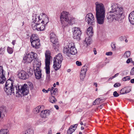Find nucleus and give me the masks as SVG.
<instances>
[{
    "instance_id": "f257e3e1",
    "label": "nucleus",
    "mask_w": 134,
    "mask_h": 134,
    "mask_svg": "<svg viewBox=\"0 0 134 134\" xmlns=\"http://www.w3.org/2000/svg\"><path fill=\"white\" fill-rule=\"evenodd\" d=\"M111 10L108 13V19L111 20H119L124 12L122 7L119 6L117 4H113L111 7Z\"/></svg>"
},
{
    "instance_id": "f03ea898",
    "label": "nucleus",
    "mask_w": 134,
    "mask_h": 134,
    "mask_svg": "<svg viewBox=\"0 0 134 134\" xmlns=\"http://www.w3.org/2000/svg\"><path fill=\"white\" fill-rule=\"evenodd\" d=\"M96 17L98 23L102 24L104 23L105 17V10L104 4L99 2L95 3Z\"/></svg>"
},
{
    "instance_id": "7ed1b4c3",
    "label": "nucleus",
    "mask_w": 134,
    "mask_h": 134,
    "mask_svg": "<svg viewBox=\"0 0 134 134\" xmlns=\"http://www.w3.org/2000/svg\"><path fill=\"white\" fill-rule=\"evenodd\" d=\"M14 82L10 79L7 80L4 87V90L7 94L10 95L16 94L18 92L16 86L14 85Z\"/></svg>"
},
{
    "instance_id": "20e7f679",
    "label": "nucleus",
    "mask_w": 134,
    "mask_h": 134,
    "mask_svg": "<svg viewBox=\"0 0 134 134\" xmlns=\"http://www.w3.org/2000/svg\"><path fill=\"white\" fill-rule=\"evenodd\" d=\"M17 92L15 96L17 97H20V94H23V96L26 95L29 93V87L27 85L25 84L23 85H20L18 84L16 86Z\"/></svg>"
},
{
    "instance_id": "39448f33",
    "label": "nucleus",
    "mask_w": 134,
    "mask_h": 134,
    "mask_svg": "<svg viewBox=\"0 0 134 134\" xmlns=\"http://www.w3.org/2000/svg\"><path fill=\"white\" fill-rule=\"evenodd\" d=\"M70 14L68 12L66 11H63L60 14V20L63 27L68 25Z\"/></svg>"
},
{
    "instance_id": "423d86ee",
    "label": "nucleus",
    "mask_w": 134,
    "mask_h": 134,
    "mask_svg": "<svg viewBox=\"0 0 134 134\" xmlns=\"http://www.w3.org/2000/svg\"><path fill=\"white\" fill-rule=\"evenodd\" d=\"M53 67L57 71L59 70L61 67L62 62L63 59V57L61 53H59L54 58Z\"/></svg>"
},
{
    "instance_id": "0eeeda50",
    "label": "nucleus",
    "mask_w": 134,
    "mask_h": 134,
    "mask_svg": "<svg viewBox=\"0 0 134 134\" xmlns=\"http://www.w3.org/2000/svg\"><path fill=\"white\" fill-rule=\"evenodd\" d=\"M37 57L36 53L31 52L28 54H26L23 58V62L24 63H30L34 59Z\"/></svg>"
},
{
    "instance_id": "6e6552de",
    "label": "nucleus",
    "mask_w": 134,
    "mask_h": 134,
    "mask_svg": "<svg viewBox=\"0 0 134 134\" xmlns=\"http://www.w3.org/2000/svg\"><path fill=\"white\" fill-rule=\"evenodd\" d=\"M27 72L28 73H27L25 71L23 70L19 71L18 74V77L22 79L26 80L33 74V71L32 70H30L29 71H27Z\"/></svg>"
},
{
    "instance_id": "1a4fd4ad",
    "label": "nucleus",
    "mask_w": 134,
    "mask_h": 134,
    "mask_svg": "<svg viewBox=\"0 0 134 134\" xmlns=\"http://www.w3.org/2000/svg\"><path fill=\"white\" fill-rule=\"evenodd\" d=\"M85 20L88 24L90 25H92L93 23L95 22V18L94 16L91 13H89L86 15Z\"/></svg>"
},
{
    "instance_id": "9d476101",
    "label": "nucleus",
    "mask_w": 134,
    "mask_h": 134,
    "mask_svg": "<svg viewBox=\"0 0 134 134\" xmlns=\"http://www.w3.org/2000/svg\"><path fill=\"white\" fill-rule=\"evenodd\" d=\"M73 29L74 38L77 40H79L82 34L80 29L78 27H74Z\"/></svg>"
},
{
    "instance_id": "9b49d317",
    "label": "nucleus",
    "mask_w": 134,
    "mask_h": 134,
    "mask_svg": "<svg viewBox=\"0 0 134 134\" xmlns=\"http://www.w3.org/2000/svg\"><path fill=\"white\" fill-rule=\"evenodd\" d=\"M5 72L2 66H0V84L3 83L6 81Z\"/></svg>"
},
{
    "instance_id": "f8f14e48",
    "label": "nucleus",
    "mask_w": 134,
    "mask_h": 134,
    "mask_svg": "<svg viewBox=\"0 0 134 134\" xmlns=\"http://www.w3.org/2000/svg\"><path fill=\"white\" fill-rule=\"evenodd\" d=\"M69 47L70 48V56L71 54L75 55L77 53V50L76 48L74 43L72 42H71L69 43Z\"/></svg>"
},
{
    "instance_id": "ddd939ff",
    "label": "nucleus",
    "mask_w": 134,
    "mask_h": 134,
    "mask_svg": "<svg viewBox=\"0 0 134 134\" xmlns=\"http://www.w3.org/2000/svg\"><path fill=\"white\" fill-rule=\"evenodd\" d=\"M34 62L33 63L34 69H36L38 68L40 69L41 64L40 62L36 58V57L35 58H34Z\"/></svg>"
},
{
    "instance_id": "4468645a",
    "label": "nucleus",
    "mask_w": 134,
    "mask_h": 134,
    "mask_svg": "<svg viewBox=\"0 0 134 134\" xmlns=\"http://www.w3.org/2000/svg\"><path fill=\"white\" fill-rule=\"evenodd\" d=\"M41 23L46 24L48 23L49 20L47 15L44 14H43L40 16Z\"/></svg>"
},
{
    "instance_id": "2eb2a0df",
    "label": "nucleus",
    "mask_w": 134,
    "mask_h": 134,
    "mask_svg": "<svg viewBox=\"0 0 134 134\" xmlns=\"http://www.w3.org/2000/svg\"><path fill=\"white\" fill-rule=\"evenodd\" d=\"M35 74L36 78L37 79H40L41 77L42 74L41 70L40 69H34Z\"/></svg>"
},
{
    "instance_id": "dca6fc26",
    "label": "nucleus",
    "mask_w": 134,
    "mask_h": 134,
    "mask_svg": "<svg viewBox=\"0 0 134 134\" xmlns=\"http://www.w3.org/2000/svg\"><path fill=\"white\" fill-rule=\"evenodd\" d=\"M32 22L35 23H41V17L37 16V14H34L32 16Z\"/></svg>"
},
{
    "instance_id": "f3484780",
    "label": "nucleus",
    "mask_w": 134,
    "mask_h": 134,
    "mask_svg": "<svg viewBox=\"0 0 134 134\" xmlns=\"http://www.w3.org/2000/svg\"><path fill=\"white\" fill-rule=\"evenodd\" d=\"M131 89L129 87H126L122 88L120 91V93L121 94H126L131 91Z\"/></svg>"
},
{
    "instance_id": "a211bd4d",
    "label": "nucleus",
    "mask_w": 134,
    "mask_h": 134,
    "mask_svg": "<svg viewBox=\"0 0 134 134\" xmlns=\"http://www.w3.org/2000/svg\"><path fill=\"white\" fill-rule=\"evenodd\" d=\"M31 43L32 47L36 48H38L40 47V40L31 42Z\"/></svg>"
},
{
    "instance_id": "6ab92c4d",
    "label": "nucleus",
    "mask_w": 134,
    "mask_h": 134,
    "mask_svg": "<svg viewBox=\"0 0 134 134\" xmlns=\"http://www.w3.org/2000/svg\"><path fill=\"white\" fill-rule=\"evenodd\" d=\"M50 111L48 110H42L40 114L41 116L43 118H47L50 114Z\"/></svg>"
},
{
    "instance_id": "aec40b11",
    "label": "nucleus",
    "mask_w": 134,
    "mask_h": 134,
    "mask_svg": "<svg viewBox=\"0 0 134 134\" xmlns=\"http://www.w3.org/2000/svg\"><path fill=\"white\" fill-rule=\"evenodd\" d=\"M69 43L65 46L63 50V53L68 56H70V48L69 47Z\"/></svg>"
},
{
    "instance_id": "412c9836",
    "label": "nucleus",
    "mask_w": 134,
    "mask_h": 134,
    "mask_svg": "<svg viewBox=\"0 0 134 134\" xmlns=\"http://www.w3.org/2000/svg\"><path fill=\"white\" fill-rule=\"evenodd\" d=\"M50 37L51 41L52 43H54L58 41L57 36L53 32H52L50 33Z\"/></svg>"
},
{
    "instance_id": "4be33fe9",
    "label": "nucleus",
    "mask_w": 134,
    "mask_h": 134,
    "mask_svg": "<svg viewBox=\"0 0 134 134\" xmlns=\"http://www.w3.org/2000/svg\"><path fill=\"white\" fill-rule=\"evenodd\" d=\"M77 126V124L70 126L67 131L68 134H71L75 130Z\"/></svg>"
},
{
    "instance_id": "5701e85b",
    "label": "nucleus",
    "mask_w": 134,
    "mask_h": 134,
    "mask_svg": "<svg viewBox=\"0 0 134 134\" xmlns=\"http://www.w3.org/2000/svg\"><path fill=\"white\" fill-rule=\"evenodd\" d=\"M45 63H50V59L51 53L49 51H46L45 53Z\"/></svg>"
},
{
    "instance_id": "b1692460",
    "label": "nucleus",
    "mask_w": 134,
    "mask_h": 134,
    "mask_svg": "<svg viewBox=\"0 0 134 134\" xmlns=\"http://www.w3.org/2000/svg\"><path fill=\"white\" fill-rule=\"evenodd\" d=\"M129 19L131 23L134 24V11L131 12L130 13L129 16Z\"/></svg>"
},
{
    "instance_id": "393cba45",
    "label": "nucleus",
    "mask_w": 134,
    "mask_h": 134,
    "mask_svg": "<svg viewBox=\"0 0 134 134\" xmlns=\"http://www.w3.org/2000/svg\"><path fill=\"white\" fill-rule=\"evenodd\" d=\"M93 29L92 27H89L87 31V34L88 36L91 37L93 35Z\"/></svg>"
},
{
    "instance_id": "a878e982",
    "label": "nucleus",
    "mask_w": 134,
    "mask_h": 134,
    "mask_svg": "<svg viewBox=\"0 0 134 134\" xmlns=\"http://www.w3.org/2000/svg\"><path fill=\"white\" fill-rule=\"evenodd\" d=\"M91 42V37L88 36V37H86L84 42V44H86L87 46H88L90 44Z\"/></svg>"
},
{
    "instance_id": "bb28decb",
    "label": "nucleus",
    "mask_w": 134,
    "mask_h": 134,
    "mask_svg": "<svg viewBox=\"0 0 134 134\" xmlns=\"http://www.w3.org/2000/svg\"><path fill=\"white\" fill-rule=\"evenodd\" d=\"M37 40H40L37 35L36 34H32L31 37L30 42Z\"/></svg>"
},
{
    "instance_id": "cd10ccee",
    "label": "nucleus",
    "mask_w": 134,
    "mask_h": 134,
    "mask_svg": "<svg viewBox=\"0 0 134 134\" xmlns=\"http://www.w3.org/2000/svg\"><path fill=\"white\" fill-rule=\"evenodd\" d=\"M52 43H53V48L56 51L58 50L59 47L60 46L58 41Z\"/></svg>"
},
{
    "instance_id": "c85d7f7f",
    "label": "nucleus",
    "mask_w": 134,
    "mask_h": 134,
    "mask_svg": "<svg viewBox=\"0 0 134 134\" xmlns=\"http://www.w3.org/2000/svg\"><path fill=\"white\" fill-rule=\"evenodd\" d=\"M76 20L73 17H70L69 18L68 21V25H71L74 24L75 23Z\"/></svg>"
},
{
    "instance_id": "c756f323",
    "label": "nucleus",
    "mask_w": 134,
    "mask_h": 134,
    "mask_svg": "<svg viewBox=\"0 0 134 134\" xmlns=\"http://www.w3.org/2000/svg\"><path fill=\"white\" fill-rule=\"evenodd\" d=\"M50 63H45L46 73L47 74H50Z\"/></svg>"
},
{
    "instance_id": "7c9ffc66",
    "label": "nucleus",
    "mask_w": 134,
    "mask_h": 134,
    "mask_svg": "<svg viewBox=\"0 0 134 134\" xmlns=\"http://www.w3.org/2000/svg\"><path fill=\"white\" fill-rule=\"evenodd\" d=\"M41 111H42L41 107L40 105L34 109V113L35 114H37Z\"/></svg>"
},
{
    "instance_id": "2f4dec72",
    "label": "nucleus",
    "mask_w": 134,
    "mask_h": 134,
    "mask_svg": "<svg viewBox=\"0 0 134 134\" xmlns=\"http://www.w3.org/2000/svg\"><path fill=\"white\" fill-rule=\"evenodd\" d=\"M0 134H9V131L6 129H2L0 130Z\"/></svg>"
},
{
    "instance_id": "473e14b6",
    "label": "nucleus",
    "mask_w": 134,
    "mask_h": 134,
    "mask_svg": "<svg viewBox=\"0 0 134 134\" xmlns=\"http://www.w3.org/2000/svg\"><path fill=\"white\" fill-rule=\"evenodd\" d=\"M49 101L50 102L52 103H55L57 101L55 98L53 96H51L49 98Z\"/></svg>"
},
{
    "instance_id": "72a5a7b5",
    "label": "nucleus",
    "mask_w": 134,
    "mask_h": 134,
    "mask_svg": "<svg viewBox=\"0 0 134 134\" xmlns=\"http://www.w3.org/2000/svg\"><path fill=\"white\" fill-rule=\"evenodd\" d=\"M33 130L32 129H29L25 131L24 134H33Z\"/></svg>"
},
{
    "instance_id": "f704fd0d",
    "label": "nucleus",
    "mask_w": 134,
    "mask_h": 134,
    "mask_svg": "<svg viewBox=\"0 0 134 134\" xmlns=\"http://www.w3.org/2000/svg\"><path fill=\"white\" fill-rule=\"evenodd\" d=\"M0 110L3 113H6L7 112V109L6 107L3 106H2Z\"/></svg>"
},
{
    "instance_id": "c9c22d12",
    "label": "nucleus",
    "mask_w": 134,
    "mask_h": 134,
    "mask_svg": "<svg viewBox=\"0 0 134 134\" xmlns=\"http://www.w3.org/2000/svg\"><path fill=\"white\" fill-rule=\"evenodd\" d=\"M102 100V99L100 98H98L96 99L93 102V105H96V104H99L100 103V101Z\"/></svg>"
},
{
    "instance_id": "e433bc0d",
    "label": "nucleus",
    "mask_w": 134,
    "mask_h": 134,
    "mask_svg": "<svg viewBox=\"0 0 134 134\" xmlns=\"http://www.w3.org/2000/svg\"><path fill=\"white\" fill-rule=\"evenodd\" d=\"M31 26L33 30H37V23L32 22Z\"/></svg>"
},
{
    "instance_id": "4c0bfd02",
    "label": "nucleus",
    "mask_w": 134,
    "mask_h": 134,
    "mask_svg": "<svg viewBox=\"0 0 134 134\" xmlns=\"http://www.w3.org/2000/svg\"><path fill=\"white\" fill-rule=\"evenodd\" d=\"M87 66L85 65L83 66L82 68L81 72H82V73H86L87 71Z\"/></svg>"
},
{
    "instance_id": "58836bf2",
    "label": "nucleus",
    "mask_w": 134,
    "mask_h": 134,
    "mask_svg": "<svg viewBox=\"0 0 134 134\" xmlns=\"http://www.w3.org/2000/svg\"><path fill=\"white\" fill-rule=\"evenodd\" d=\"M46 24H42L40 27L39 28V30L40 31H43L45 29V25Z\"/></svg>"
},
{
    "instance_id": "ea45409f",
    "label": "nucleus",
    "mask_w": 134,
    "mask_h": 134,
    "mask_svg": "<svg viewBox=\"0 0 134 134\" xmlns=\"http://www.w3.org/2000/svg\"><path fill=\"white\" fill-rule=\"evenodd\" d=\"M130 54L131 53L129 51H127L125 52L124 56L125 57L128 58L130 56Z\"/></svg>"
},
{
    "instance_id": "a19ab883",
    "label": "nucleus",
    "mask_w": 134,
    "mask_h": 134,
    "mask_svg": "<svg viewBox=\"0 0 134 134\" xmlns=\"http://www.w3.org/2000/svg\"><path fill=\"white\" fill-rule=\"evenodd\" d=\"M86 74V73H82V72H81L80 77L82 81L83 80L85 77Z\"/></svg>"
},
{
    "instance_id": "79ce46f5",
    "label": "nucleus",
    "mask_w": 134,
    "mask_h": 134,
    "mask_svg": "<svg viewBox=\"0 0 134 134\" xmlns=\"http://www.w3.org/2000/svg\"><path fill=\"white\" fill-rule=\"evenodd\" d=\"M5 47H1L0 48V55H2L5 52Z\"/></svg>"
},
{
    "instance_id": "37998d69",
    "label": "nucleus",
    "mask_w": 134,
    "mask_h": 134,
    "mask_svg": "<svg viewBox=\"0 0 134 134\" xmlns=\"http://www.w3.org/2000/svg\"><path fill=\"white\" fill-rule=\"evenodd\" d=\"M7 51L9 54H11L13 52V49L12 48L8 47H7Z\"/></svg>"
},
{
    "instance_id": "c03bdc74",
    "label": "nucleus",
    "mask_w": 134,
    "mask_h": 134,
    "mask_svg": "<svg viewBox=\"0 0 134 134\" xmlns=\"http://www.w3.org/2000/svg\"><path fill=\"white\" fill-rule=\"evenodd\" d=\"M106 64L105 62H101L99 63V67L102 68Z\"/></svg>"
},
{
    "instance_id": "a18cd8bd",
    "label": "nucleus",
    "mask_w": 134,
    "mask_h": 134,
    "mask_svg": "<svg viewBox=\"0 0 134 134\" xmlns=\"http://www.w3.org/2000/svg\"><path fill=\"white\" fill-rule=\"evenodd\" d=\"M130 79V76H127L124 77L122 80L123 81H125L127 80H129Z\"/></svg>"
},
{
    "instance_id": "49530a36",
    "label": "nucleus",
    "mask_w": 134,
    "mask_h": 134,
    "mask_svg": "<svg viewBox=\"0 0 134 134\" xmlns=\"http://www.w3.org/2000/svg\"><path fill=\"white\" fill-rule=\"evenodd\" d=\"M111 46L113 50L114 51L116 49L114 43H112L111 44Z\"/></svg>"
},
{
    "instance_id": "de8ad7c7",
    "label": "nucleus",
    "mask_w": 134,
    "mask_h": 134,
    "mask_svg": "<svg viewBox=\"0 0 134 134\" xmlns=\"http://www.w3.org/2000/svg\"><path fill=\"white\" fill-rule=\"evenodd\" d=\"M50 74H47L46 80L47 81H49L50 80Z\"/></svg>"
},
{
    "instance_id": "09e8293b",
    "label": "nucleus",
    "mask_w": 134,
    "mask_h": 134,
    "mask_svg": "<svg viewBox=\"0 0 134 134\" xmlns=\"http://www.w3.org/2000/svg\"><path fill=\"white\" fill-rule=\"evenodd\" d=\"M113 96L114 97H117L119 95V94L116 91H115L113 92Z\"/></svg>"
},
{
    "instance_id": "8fccbe9b",
    "label": "nucleus",
    "mask_w": 134,
    "mask_h": 134,
    "mask_svg": "<svg viewBox=\"0 0 134 134\" xmlns=\"http://www.w3.org/2000/svg\"><path fill=\"white\" fill-rule=\"evenodd\" d=\"M124 26L122 25H119L118 26V29L119 30H122L124 29Z\"/></svg>"
},
{
    "instance_id": "3c124183",
    "label": "nucleus",
    "mask_w": 134,
    "mask_h": 134,
    "mask_svg": "<svg viewBox=\"0 0 134 134\" xmlns=\"http://www.w3.org/2000/svg\"><path fill=\"white\" fill-rule=\"evenodd\" d=\"M41 23H37V30L39 31V27H40L41 25L42 24Z\"/></svg>"
},
{
    "instance_id": "603ef678",
    "label": "nucleus",
    "mask_w": 134,
    "mask_h": 134,
    "mask_svg": "<svg viewBox=\"0 0 134 134\" xmlns=\"http://www.w3.org/2000/svg\"><path fill=\"white\" fill-rule=\"evenodd\" d=\"M121 86V84L120 83H115L114 86L115 87H117Z\"/></svg>"
},
{
    "instance_id": "864d4df0",
    "label": "nucleus",
    "mask_w": 134,
    "mask_h": 134,
    "mask_svg": "<svg viewBox=\"0 0 134 134\" xmlns=\"http://www.w3.org/2000/svg\"><path fill=\"white\" fill-rule=\"evenodd\" d=\"M130 74L131 75H134V67L131 69L130 72Z\"/></svg>"
},
{
    "instance_id": "5fc2aeb1",
    "label": "nucleus",
    "mask_w": 134,
    "mask_h": 134,
    "mask_svg": "<svg viewBox=\"0 0 134 134\" xmlns=\"http://www.w3.org/2000/svg\"><path fill=\"white\" fill-rule=\"evenodd\" d=\"M76 64L78 66H80L82 65L81 62L78 61L76 62Z\"/></svg>"
},
{
    "instance_id": "6e6d98bb",
    "label": "nucleus",
    "mask_w": 134,
    "mask_h": 134,
    "mask_svg": "<svg viewBox=\"0 0 134 134\" xmlns=\"http://www.w3.org/2000/svg\"><path fill=\"white\" fill-rule=\"evenodd\" d=\"M112 54V52H108L106 53L105 54L107 55H111Z\"/></svg>"
},
{
    "instance_id": "4d7b16f0",
    "label": "nucleus",
    "mask_w": 134,
    "mask_h": 134,
    "mask_svg": "<svg viewBox=\"0 0 134 134\" xmlns=\"http://www.w3.org/2000/svg\"><path fill=\"white\" fill-rule=\"evenodd\" d=\"M131 61H132V59L131 58H129L127 60L126 62L128 64Z\"/></svg>"
},
{
    "instance_id": "13d9d810",
    "label": "nucleus",
    "mask_w": 134,
    "mask_h": 134,
    "mask_svg": "<svg viewBox=\"0 0 134 134\" xmlns=\"http://www.w3.org/2000/svg\"><path fill=\"white\" fill-rule=\"evenodd\" d=\"M51 94L52 96H53V95H55V94L56 93L54 92V90H51Z\"/></svg>"
},
{
    "instance_id": "bf43d9fd",
    "label": "nucleus",
    "mask_w": 134,
    "mask_h": 134,
    "mask_svg": "<svg viewBox=\"0 0 134 134\" xmlns=\"http://www.w3.org/2000/svg\"><path fill=\"white\" fill-rule=\"evenodd\" d=\"M29 85H30L31 88L33 87V85L31 82L29 83Z\"/></svg>"
},
{
    "instance_id": "052dcab7",
    "label": "nucleus",
    "mask_w": 134,
    "mask_h": 134,
    "mask_svg": "<svg viewBox=\"0 0 134 134\" xmlns=\"http://www.w3.org/2000/svg\"><path fill=\"white\" fill-rule=\"evenodd\" d=\"M130 82L131 83H134V79H131L130 80Z\"/></svg>"
},
{
    "instance_id": "680f3d73",
    "label": "nucleus",
    "mask_w": 134,
    "mask_h": 134,
    "mask_svg": "<svg viewBox=\"0 0 134 134\" xmlns=\"http://www.w3.org/2000/svg\"><path fill=\"white\" fill-rule=\"evenodd\" d=\"M55 108L57 109L58 110L59 109V107L57 105H54Z\"/></svg>"
},
{
    "instance_id": "e2e57ef3",
    "label": "nucleus",
    "mask_w": 134,
    "mask_h": 134,
    "mask_svg": "<svg viewBox=\"0 0 134 134\" xmlns=\"http://www.w3.org/2000/svg\"><path fill=\"white\" fill-rule=\"evenodd\" d=\"M119 74V73H117V74H115L113 77V78H115L116 77V76H118V75Z\"/></svg>"
},
{
    "instance_id": "0e129e2a",
    "label": "nucleus",
    "mask_w": 134,
    "mask_h": 134,
    "mask_svg": "<svg viewBox=\"0 0 134 134\" xmlns=\"http://www.w3.org/2000/svg\"><path fill=\"white\" fill-rule=\"evenodd\" d=\"M15 41H16L15 40H14L12 42V43L13 45H15Z\"/></svg>"
},
{
    "instance_id": "69168bd1",
    "label": "nucleus",
    "mask_w": 134,
    "mask_h": 134,
    "mask_svg": "<svg viewBox=\"0 0 134 134\" xmlns=\"http://www.w3.org/2000/svg\"><path fill=\"white\" fill-rule=\"evenodd\" d=\"M58 90V89L57 88H55L54 90V92H55V93H56V92Z\"/></svg>"
},
{
    "instance_id": "338daca9",
    "label": "nucleus",
    "mask_w": 134,
    "mask_h": 134,
    "mask_svg": "<svg viewBox=\"0 0 134 134\" xmlns=\"http://www.w3.org/2000/svg\"><path fill=\"white\" fill-rule=\"evenodd\" d=\"M103 105H100V106H99V108H100V109H101L102 108Z\"/></svg>"
},
{
    "instance_id": "774afa93",
    "label": "nucleus",
    "mask_w": 134,
    "mask_h": 134,
    "mask_svg": "<svg viewBox=\"0 0 134 134\" xmlns=\"http://www.w3.org/2000/svg\"><path fill=\"white\" fill-rule=\"evenodd\" d=\"M55 88H54L53 87H52L51 89V90H53Z\"/></svg>"
}]
</instances>
